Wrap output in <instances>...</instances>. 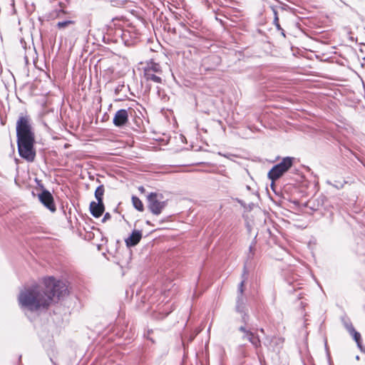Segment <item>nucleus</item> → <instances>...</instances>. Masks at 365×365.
<instances>
[{
	"instance_id": "obj_12",
	"label": "nucleus",
	"mask_w": 365,
	"mask_h": 365,
	"mask_svg": "<svg viewBox=\"0 0 365 365\" xmlns=\"http://www.w3.org/2000/svg\"><path fill=\"white\" fill-rule=\"evenodd\" d=\"M144 70L154 72L155 73L163 74L161 66L158 63H155L154 61L147 63Z\"/></svg>"
},
{
	"instance_id": "obj_15",
	"label": "nucleus",
	"mask_w": 365,
	"mask_h": 365,
	"mask_svg": "<svg viewBox=\"0 0 365 365\" xmlns=\"http://www.w3.org/2000/svg\"><path fill=\"white\" fill-rule=\"evenodd\" d=\"M74 24V21H71V20H66V21H58L56 24V26L58 28V29H63V28H66V26H68V25H71V24Z\"/></svg>"
},
{
	"instance_id": "obj_22",
	"label": "nucleus",
	"mask_w": 365,
	"mask_h": 365,
	"mask_svg": "<svg viewBox=\"0 0 365 365\" xmlns=\"http://www.w3.org/2000/svg\"><path fill=\"white\" fill-rule=\"evenodd\" d=\"M239 330L244 333V335H246V332H250V331L247 330L244 327H240Z\"/></svg>"
},
{
	"instance_id": "obj_18",
	"label": "nucleus",
	"mask_w": 365,
	"mask_h": 365,
	"mask_svg": "<svg viewBox=\"0 0 365 365\" xmlns=\"http://www.w3.org/2000/svg\"><path fill=\"white\" fill-rule=\"evenodd\" d=\"M178 25L182 28L185 31L187 32L189 34H192L193 32L187 27V24L185 21H180L178 22Z\"/></svg>"
},
{
	"instance_id": "obj_2",
	"label": "nucleus",
	"mask_w": 365,
	"mask_h": 365,
	"mask_svg": "<svg viewBox=\"0 0 365 365\" xmlns=\"http://www.w3.org/2000/svg\"><path fill=\"white\" fill-rule=\"evenodd\" d=\"M17 148L19 155L29 163L34 161L35 134L32 130L31 118L28 115H20L16 126Z\"/></svg>"
},
{
	"instance_id": "obj_20",
	"label": "nucleus",
	"mask_w": 365,
	"mask_h": 365,
	"mask_svg": "<svg viewBox=\"0 0 365 365\" xmlns=\"http://www.w3.org/2000/svg\"><path fill=\"white\" fill-rule=\"evenodd\" d=\"M254 336L255 334L252 332L250 331L246 332V335H243V339H247L249 341H251Z\"/></svg>"
},
{
	"instance_id": "obj_16",
	"label": "nucleus",
	"mask_w": 365,
	"mask_h": 365,
	"mask_svg": "<svg viewBox=\"0 0 365 365\" xmlns=\"http://www.w3.org/2000/svg\"><path fill=\"white\" fill-rule=\"evenodd\" d=\"M273 24L275 26L276 29L278 30V31H282V35L283 36H285V34H284V30L282 29V27L280 26V24L279 23V17L278 16H276L274 18V20H273Z\"/></svg>"
},
{
	"instance_id": "obj_25",
	"label": "nucleus",
	"mask_w": 365,
	"mask_h": 365,
	"mask_svg": "<svg viewBox=\"0 0 365 365\" xmlns=\"http://www.w3.org/2000/svg\"><path fill=\"white\" fill-rule=\"evenodd\" d=\"M138 190L140 191V192H143L145 190V188L143 187V186H140Z\"/></svg>"
},
{
	"instance_id": "obj_19",
	"label": "nucleus",
	"mask_w": 365,
	"mask_h": 365,
	"mask_svg": "<svg viewBox=\"0 0 365 365\" xmlns=\"http://www.w3.org/2000/svg\"><path fill=\"white\" fill-rule=\"evenodd\" d=\"M255 245H256V242H255V240H254L251 245H250V247H249V252H250V254H249V257H252L253 255H254V250H255Z\"/></svg>"
},
{
	"instance_id": "obj_9",
	"label": "nucleus",
	"mask_w": 365,
	"mask_h": 365,
	"mask_svg": "<svg viewBox=\"0 0 365 365\" xmlns=\"http://www.w3.org/2000/svg\"><path fill=\"white\" fill-rule=\"evenodd\" d=\"M104 210L105 207L103 202L97 201L96 202L93 201L90 203L91 213L96 218L101 217L103 215Z\"/></svg>"
},
{
	"instance_id": "obj_28",
	"label": "nucleus",
	"mask_w": 365,
	"mask_h": 365,
	"mask_svg": "<svg viewBox=\"0 0 365 365\" xmlns=\"http://www.w3.org/2000/svg\"><path fill=\"white\" fill-rule=\"evenodd\" d=\"M356 360H359V356H356Z\"/></svg>"
},
{
	"instance_id": "obj_1",
	"label": "nucleus",
	"mask_w": 365,
	"mask_h": 365,
	"mask_svg": "<svg viewBox=\"0 0 365 365\" xmlns=\"http://www.w3.org/2000/svg\"><path fill=\"white\" fill-rule=\"evenodd\" d=\"M67 292L68 286L65 282L49 276L41 285L36 282L25 284L19 295V306L25 312H36L47 307L53 297L60 298Z\"/></svg>"
},
{
	"instance_id": "obj_3",
	"label": "nucleus",
	"mask_w": 365,
	"mask_h": 365,
	"mask_svg": "<svg viewBox=\"0 0 365 365\" xmlns=\"http://www.w3.org/2000/svg\"><path fill=\"white\" fill-rule=\"evenodd\" d=\"M294 158L285 157L282 161L274 165L268 173V178L272 183L280 178L293 165Z\"/></svg>"
},
{
	"instance_id": "obj_13",
	"label": "nucleus",
	"mask_w": 365,
	"mask_h": 365,
	"mask_svg": "<svg viewBox=\"0 0 365 365\" xmlns=\"http://www.w3.org/2000/svg\"><path fill=\"white\" fill-rule=\"evenodd\" d=\"M105 189L103 185H100L95 190V197L98 202H103V197L104 195Z\"/></svg>"
},
{
	"instance_id": "obj_14",
	"label": "nucleus",
	"mask_w": 365,
	"mask_h": 365,
	"mask_svg": "<svg viewBox=\"0 0 365 365\" xmlns=\"http://www.w3.org/2000/svg\"><path fill=\"white\" fill-rule=\"evenodd\" d=\"M132 202L133 207L138 211H143L144 207L142 201L136 196L132 197Z\"/></svg>"
},
{
	"instance_id": "obj_27",
	"label": "nucleus",
	"mask_w": 365,
	"mask_h": 365,
	"mask_svg": "<svg viewBox=\"0 0 365 365\" xmlns=\"http://www.w3.org/2000/svg\"><path fill=\"white\" fill-rule=\"evenodd\" d=\"M173 33H176V29H175V28H174V29H173Z\"/></svg>"
},
{
	"instance_id": "obj_10",
	"label": "nucleus",
	"mask_w": 365,
	"mask_h": 365,
	"mask_svg": "<svg viewBox=\"0 0 365 365\" xmlns=\"http://www.w3.org/2000/svg\"><path fill=\"white\" fill-rule=\"evenodd\" d=\"M142 238V232L140 230H134L130 235L125 239V242L127 247H134L138 244Z\"/></svg>"
},
{
	"instance_id": "obj_7",
	"label": "nucleus",
	"mask_w": 365,
	"mask_h": 365,
	"mask_svg": "<svg viewBox=\"0 0 365 365\" xmlns=\"http://www.w3.org/2000/svg\"><path fill=\"white\" fill-rule=\"evenodd\" d=\"M113 123L115 126L121 128L128 123V113L126 109H120L114 115Z\"/></svg>"
},
{
	"instance_id": "obj_29",
	"label": "nucleus",
	"mask_w": 365,
	"mask_h": 365,
	"mask_svg": "<svg viewBox=\"0 0 365 365\" xmlns=\"http://www.w3.org/2000/svg\"><path fill=\"white\" fill-rule=\"evenodd\" d=\"M260 331H261V332H262V333L264 332V329H260Z\"/></svg>"
},
{
	"instance_id": "obj_11",
	"label": "nucleus",
	"mask_w": 365,
	"mask_h": 365,
	"mask_svg": "<svg viewBox=\"0 0 365 365\" xmlns=\"http://www.w3.org/2000/svg\"><path fill=\"white\" fill-rule=\"evenodd\" d=\"M144 78L148 82H153L155 83H162V74L155 73L148 71L143 70Z\"/></svg>"
},
{
	"instance_id": "obj_26",
	"label": "nucleus",
	"mask_w": 365,
	"mask_h": 365,
	"mask_svg": "<svg viewBox=\"0 0 365 365\" xmlns=\"http://www.w3.org/2000/svg\"><path fill=\"white\" fill-rule=\"evenodd\" d=\"M276 339L278 340L279 343H281V344L282 343V340L281 339Z\"/></svg>"
},
{
	"instance_id": "obj_5",
	"label": "nucleus",
	"mask_w": 365,
	"mask_h": 365,
	"mask_svg": "<svg viewBox=\"0 0 365 365\" xmlns=\"http://www.w3.org/2000/svg\"><path fill=\"white\" fill-rule=\"evenodd\" d=\"M244 280H242L238 287V296L236 302V311L241 314L242 321L246 322L248 320V314L247 309V299L242 297L244 292Z\"/></svg>"
},
{
	"instance_id": "obj_8",
	"label": "nucleus",
	"mask_w": 365,
	"mask_h": 365,
	"mask_svg": "<svg viewBox=\"0 0 365 365\" xmlns=\"http://www.w3.org/2000/svg\"><path fill=\"white\" fill-rule=\"evenodd\" d=\"M342 323L344 326V327L346 329V330L349 331V333L353 336L354 339L356 342L359 348H361V335L359 332H357L355 329L354 328L350 320L347 318H342L341 319Z\"/></svg>"
},
{
	"instance_id": "obj_24",
	"label": "nucleus",
	"mask_w": 365,
	"mask_h": 365,
	"mask_svg": "<svg viewBox=\"0 0 365 365\" xmlns=\"http://www.w3.org/2000/svg\"><path fill=\"white\" fill-rule=\"evenodd\" d=\"M169 314V312H166L165 314H163L162 316L160 317H155L157 319H163V317H165V316H167L168 314Z\"/></svg>"
},
{
	"instance_id": "obj_4",
	"label": "nucleus",
	"mask_w": 365,
	"mask_h": 365,
	"mask_svg": "<svg viewBox=\"0 0 365 365\" xmlns=\"http://www.w3.org/2000/svg\"><path fill=\"white\" fill-rule=\"evenodd\" d=\"M163 199V195L161 193L150 192L148 195V207L153 215H159L167 206L168 201Z\"/></svg>"
},
{
	"instance_id": "obj_21",
	"label": "nucleus",
	"mask_w": 365,
	"mask_h": 365,
	"mask_svg": "<svg viewBox=\"0 0 365 365\" xmlns=\"http://www.w3.org/2000/svg\"><path fill=\"white\" fill-rule=\"evenodd\" d=\"M111 217V215L109 212H106L104 216H103V218L102 220L103 222H106L107 220H109L110 219Z\"/></svg>"
},
{
	"instance_id": "obj_23",
	"label": "nucleus",
	"mask_w": 365,
	"mask_h": 365,
	"mask_svg": "<svg viewBox=\"0 0 365 365\" xmlns=\"http://www.w3.org/2000/svg\"><path fill=\"white\" fill-rule=\"evenodd\" d=\"M272 10L274 14V18L278 16L277 11L276 10V9L274 7H272Z\"/></svg>"
},
{
	"instance_id": "obj_6",
	"label": "nucleus",
	"mask_w": 365,
	"mask_h": 365,
	"mask_svg": "<svg viewBox=\"0 0 365 365\" xmlns=\"http://www.w3.org/2000/svg\"><path fill=\"white\" fill-rule=\"evenodd\" d=\"M40 202L50 211L55 212L56 208L51 193L46 190H43L39 195Z\"/></svg>"
},
{
	"instance_id": "obj_17",
	"label": "nucleus",
	"mask_w": 365,
	"mask_h": 365,
	"mask_svg": "<svg viewBox=\"0 0 365 365\" xmlns=\"http://www.w3.org/2000/svg\"><path fill=\"white\" fill-rule=\"evenodd\" d=\"M250 343L256 348L258 349L261 346V341L257 336H255L251 340Z\"/></svg>"
}]
</instances>
